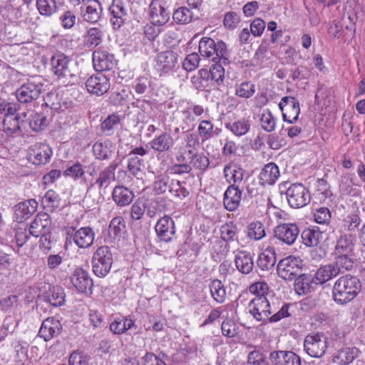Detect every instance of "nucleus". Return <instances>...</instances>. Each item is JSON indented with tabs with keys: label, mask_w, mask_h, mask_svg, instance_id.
I'll list each match as a JSON object with an SVG mask.
<instances>
[{
	"label": "nucleus",
	"mask_w": 365,
	"mask_h": 365,
	"mask_svg": "<svg viewBox=\"0 0 365 365\" xmlns=\"http://www.w3.org/2000/svg\"><path fill=\"white\" fill-rule=\"evenodd\" d=\"M290 305L284 304L279 310L271 305L265 296H256L249 303L250 314L255 319L263 323L277 322L281 319L289 317V309Z\"/></svg>",
	"instance_id": "obj_1"
},
{
	"label": "nucleus",
	"mask_w": 365,
	"mask_h": 365,
	"mask_svg": "<svg viewBox=\"0 0 365 365\" xmlns=\"http://www.w3.org/2000/svg\"><path fill=\"white\" fill-rule=\"evenodd\" d=\"M361 288V282L356 277L351 274L341 276L333 286V300L339 305L347 304L356 297Z\"/></svg>",
	"instance_id": "obj_2"
},
{
	"label": "nucleus",
	"mask_w": 365,
	"mask_h": 365,
	"mask_svg": "<svg viewBox=\"0 0 365 365\" xmlns=\"http://www.w3.org/2000/svg\"><path fill=\"white\" fill-rule=\"evenodd\" d=\"M280 193H285L288 204L293 208H300L310 202L309 190L302 183H292L285 181L279 185Z\"/></svg>",
	"instance_id": "obj_3"
},
{
	"label": "nucleus",
	"mask_w": 365,
	"mask_h": 365,
	"mask_svg": "<svg viewBox=\"0 0 365 365\" xmlns=\"http://www.w3.org/2000/svg\"><path fill=\"white\" fill-rule=\"evenodd\" d=\"M199 52L205 58H211L212 61L219 60L224 65H227L229 61V52L225 42L218 41L217 43L209 37H203L199 42Z\"/></svg>",
	"instance_id": "obj_4"
},
{
	"label": "nucleus",
	"mask_w": 365,
	"mask_h": 365,
	"mask_svg": "<svg viewBox=\"0 0 365 365\" xmlns=\"http://www.w3.org/2000/svg\"><path fill=\"white\" fill-rule=\"evenodd\" d=\"M51 64L55 75L59 79H68V83H73V80L78 79L76 65L63 53H55Z\"/></svg>",
	"instance_id": "obj_5"
},
{
	"label": "nucleus",
	"mask_w": 365,
	"mask_h": 365,
	"mask_svg": "<svg viewBox=\"0 0 365 365\" xmlns=\"http://www.w3.org/2000/svg\"><path fill=\"white\" fill-rule=\"evenodd\" d=\"M113 264V255L109 247L101 246L93 253L92 267L93 273L99 277L106 276Z\"/></svg>",
	"instance_id": "obj_6"
},
{
	"label": "nucleus",
	"mask_w": 365,
	"mask_h": 365,
	"mask_svg": "<svg viewBox=\"0 0 365 365\" xmlns=\"http://www.w3.org/2000/svg\"><path fill=\"white\" fill-rule=\"evenodd\" d=\"M39 78H34L21 86L16 91L17 100L21 103H29L39 98L43 88Z\"/></svg>",
	"instance_id": "obj_7"
},
{
	"label": "nucleus",
	"mask_w": 365,
	"mask_h": 365,
	"mask_svg": "<svg viewBox=\"0 0 365 365\" xmlns=\"http://www.w3.org/2000/svg\"><path fill=\"white\" fill-rule=\"evenodd\" d=\"M302 260L289 256L281 259L277 267L278 276L285 281H292L302 273Z\"/></svg>",
	"instance_id": "obj_8"
},
{
	"label": "nucleus",
	"mask_w": 365,
	"mask_h": 365,
	"mask_svg": "<svg viewBox=\"0 0 365 365\" xmlns=\"http://www.w3.org/2000/svg\"><path fill=\"white\" fill-rule=\"evenodd\" d=\"M327 337L322 334L307 335L304 341V349L312 357L320 358L327 349Z\"/></svg>",
	"instance_id": "obj_9"
},
{
	"label": "nucleus",
	"mask_w": 365,
	"mask_h": 365,
	"mask_svg": "<svg viewBox=\"0 0 365 365\" xmlns=\"http://www.w3.org/2000/svg\"><path fill=\"white\" fill-rule=\"evenodd\" d=\"M109 12L110 14V23L114 29H119L128 19L130 14L129 4L121 0H113L111 5L109 6Z\"/></svg>",
	"instance_id": "obj_10"
},
{
	"label": "nucleus",
	"mask_w": 365,
	"mask_h": 365,
	"mask_svg": "<svg viewBox=\"0 0 365 365\" xmlns=\"http://www.w3.org/2000/svg\"><path fill=\"white\" fill-rule=\"evenodd\" d=\"M149 11L151 22L154 25H165L170 19L171 11L165 0H152Z\"/></svg>",
	"instance_id": "obj_11"
},
{
	"label": "nucleus",
	"mask_w": 365,
	"mask_h": 365,
	"mask_svg": "<svg viewBox=\"0 0 365 365\" xmlns=\"http://www.w3.org/2000/svg\"><path fill=\"white\" fill-rule=\"evenodd\" d=\"M299 230L295 223H282L274 229V237L282 243L291 246L299 237Z\"/></svg>",
	"instance_id": "obj_12"
},
{
	"label": "nucleus",
	"mask_w": 365,
	"mask_h": 365,
	"mask_svg": "<svg viewBox=\"0 0 365 365\" xmlns=\"http://www.w3.org/2000/svg\"><path fill=\"white\" fill-rule=\"evenodd\" d=\"M178 54L173 51L159 53L155 58V69L160 76L172 72L178 66Z\"/></svg>",
	"instance_id": "obj_13"
},
{
	"label": "nucleus",
	"mask_w": 365,
	"mask_h": 365,
	"mask_svg": "<svg viewBox=\"0 0 365 365\" xmlns=\"http://www.w3.org/2000/svg\"><path fill=\"white\" fill-rule=\"evenodd\" d=\"M279 108L282 113L284 121L294 123L298 120L300 108L299 103L295 98L292 96L283 97L279 103Z\"/></svg>",
	"instance_id": "obj_14"
},
{
	"label": "nucleus",
	"mask_w": 365,
	"mask_h": 365,
	"mask_svg": "<svg viewBox=\"0 0 365 365\" xmlns=\"http://www.w3.org/2000/svg\"><path fill=\"white\" fill-rule=\"evenodd\" d=\"M87 91L96 96H102L107 93L110 87L109 78L102 73L90 76L86 82Z\"/></svg>",
	"instance_id": "obj_15"
},
{
	"label": "nucleus",
	"mask_w": 365,
	"mask_h": 365,
	"mask_svg": "<svg viewBox=\"0 0 365 365\" xmlns=\"http://www.w3.org/2000/svg\"><path fill=\"white\" fill-rule=\"evenodd\" d=\"M155 230L158 237L161 241L169 242L175 237V222L168 215H165L158 220Z\"/></svg>",
	"instance_id": "obj_16"
},
{
	"label": "nucleus",
	"mask_w": 365,
	"mask_h": 365,
	"mask_svg": "<svg viewBox=\"0 0 365 365\" xmlns=\"http://www.w3.org/2000/svg\"><path fill=\"white\" fill-rule=\"evenodd\" d=\"M93 63L97 71L112 70L116 65L114 56L108 51L98 49L93 53Z\"/></svg>",
	"instance_id": "obj_17"
},
{
	"label": "nucleus",
	"mask_w": 365,
	"mask_h": 365,
	"mask_svg": "<svg viewBox=\"0 0 365 365\" xmlns=\"http://www.w3.org/2000/svg\"><path fill=\"white\" fill-rule=\"evenodd\" d=\"M51 226L49 215L46 212L39 213L31 223L29 233L35 237L43 236L50 232Z\"/></svg>",
	"instance_id": "obj_18"
},
{
	"label": "nucleus",
	"mask_w": 365,
	"mask_h": 365,
	"mask_svg": "<svg viewBox=\"0 0 365 365\" xmlns=\"http://www.w3.org/2000/svg\"><path fill=\"white\" fill-rule=\"evenodd\" d=\"M269 359L273 365H301V359L292 351H272Z\"/></svg>",
	"instance_id": "obj_19"
},
{
	"label": "nucleus",
	"mask_w": 365,
	"mask_h": 365,
	"mask_svg": "<svg viewBox=\"0 0 365 365\" xmlns=\"http://www.w3.org/2000/svg\"><path fill=\"white\" fill-rule=\"evenodd\" d=\"M83 19L89 23H97L102 15L103 8L98 0H88L81 6Z\"/></svg>",
	"instance_id": "obj_20"
},
{
	"label": "nucleus",
	"mask_w": 365,
	"mask_h": 365,
	"mask_svg": "<svg viewBox=\"0 0 365 365\" xmlns=\"http://www.w3.org/2000/svg\"><path fill=\"white\" fill-rule=\"evenodd\" d=\"M51 147L46 143H36L30 148V158L36 165L46 164L52 155Z\"/></svg>",
	"instance_id": "obj_21"
},
{
	"label": "nucleus",
	"mask_w": 365,
	"mask_h": 365,
	"mask_svg": "<svg viewBox=\"0 0 365 365\" xmlns=\"http://www.w3.org/2000/svg\"><path fill=\"white\" fill-rule=\"evenodd\" d=\"M70 281L76 289L81 293L86 292L93 285V281L88 273L82 268H76L71 276Z\"/></svg>",
	"instance_id": "obj_22"
},
{
	"label": "nucleus",
	"mask_w": 365,
	"mask_h": 365,
	"mask_svg": "<svg viewBox=\"0 0 365 365\" xmlns=\"http://www.w3.org/2000/svg\"><path fill=\"white\" fill-rule=\"evenodd\" d=\"M95 232L90 227H81L76 230L70 237V239L81 249L90 247L94 241Z\"/></svg>",
	"instance_id": "obj_23"
},
{
	"label": "nucleus",
	"mask_w": 365,
	"mask_h": 365,
	"mask_svg": "<svg viewBox=\"0 0 365 365\" xmlns=\"http://www.w3.org/2000/svg\"><path fill=\"white\" fill-rule=\"evenodd\" d=\"M118 164L115 161H113L103 170L99 172L96 181L91 184V187L96 185L99 191L106 190L110 184V182L115 180V172L118 168Z\"/></svg>",
	"instance_id": "obj_24"
},
{
	"label": "nucleus",
	"mask_w": 365,
	"mask_h": 365,
	"mask_svg": "<svg viewBox=\"0 0 365 365\" xmlns=\"http://www.w3.org/2000/svg\"><path fill=\"white\" fill-rule=\"evenodd\" d=\"M245 172L242 168L233 163L225 165L223 169L224 177L226 181L230 184V185H233L234 187H240L243 180Z\"/></svg>",
	"instance_id": "obj_25"
},
{
	"label": "nucleus",
	"mask_w": 365,
	"mask_h": 365,
	"mask_svg": "<svg viewBox=\"0 0 365 365\" xmlns=\"http://www.w3.org/2000/svg\"><path fill=\"white\" fill-rule=\"evenodd\" d=\"M242 190L240 187L229 185L223 195L225 208L230 212L237 209L242 200Z\"/></svg>",
	"instance_id": "obj_26"
},
{
	"label": "nucleus",
	"mask_w": 365,
	"mask_h": 365,
	"mask_svg": "<svg viewBox=\"0 0 365 365\" xmlns=\"http://www.w3.org/2000/svg\"><path fill=\"white\" fill-rule=\"evenodd\" d=\"M61 329V324L58 320L54 318H47L42 322L38 336L47 341L58 335Z\"/></svg>",
	"instance_id": "obj_27"
},
{
	"label": "nucleus",
	"mask_w": 365,
	"mask_h": 365,
	"mask_svg": "<svg viewBox=\"0 0 365 365\" xmlns=\"http://www.w3.org/2000/svg\"><path fill=\"white\" fill-rule=\"evenodd\" d=\"M235 264L240 272L248 274L254 268L253 257L246 250H239L235 256Z\"/></svg>",
	"instance_id": "obj_28"
},
{
	"label": "nucleus",
	"mask_w": 365,
	"mask_h": 365,
	"mask_svg": "<svg viewBox=\"0 0 365 365\" xmlns=\"http://www.w3.org/2000/svg\"><path fill=\"white\" fill-rule=\"evenodd\" d=\"M92 150L96 159L106 160L112 156L115 150V145L110 140H100L93 144Z\"/></svg>",
	"instance_id": "obj_29"
},
{
	"label": "nucleus",
	"mask_w": 365,
	"mask_h": 365,
	"mask_svg": "<svg viewBox=\"0 0 365 365\" xmlns=\"http://www.w3.org/2000/svg\"><path fill=\"white\" fill-rule=\"evenodd\" d=\"M174 144L175 141L173 136L167 132L161 133L149 143L150 148L158 153L170 150Z\"/></svg>",
	"instance_id": "obj_30"
},
{
	"label": "nucleus",
	"mask_w": 365,
	"mask_h": 365,
	"mask_svg": "<svg viewBox=\"0 0 365 365\" xmlns=\"http://www.w3.org/2000/svg\"><path fill=\"white\" fill-rule=\"evenodd\" d=\"M38 207V202L35 199H30L19 202L15 206L14 215L16 220L22 222L32 215Z\"/></svg>",
	"instance_id": "obj_31"
},
{
	"label": "nucleus",
	"mask_w": 365,
	"mask_h": 365,
	"mask_svg": "<svg viewBox=\"0 0 365 365\" xmlns=\"http://www.w3.org/2000/svg\"><path fill=\"white\" fill-rule=\"evenodd\" d=\"M133 198V192L123 185H117L113 190L112 199L119 207L128 205Z\"/></svg>",
	"instance_id": "obj_32"
},
{
	"label": "nucleus",
	"mask_w": 365,
	"mask_h": 365,
	"mask_svg": "<svg viewBox=\"0 0 365 365\" xmlns=\"http://www.w3.org/2000/svg\"><path fill=\"white\" fill-rule=\"evenodd\" d=\"M279 168L275 163H267L259 173V182L262 185H274L279 178Z\"/></svg>",
	"instance_id": "obj_33"
},
{
	"label": "nucleus",
	"mask_w": 365,
	"mask_h": 365,
	"mask_svg": "<svg viewBox=\"0 0 365 365\" xmlns=\"http://www.w3.org/2000/svg\"><path fill=\"white\" fill-rule=\"evenodd\" d=\"M24 120L18 115H5L2 122L3 131L7 135H20Z\"/></svg>",
	"instance_id": "obj_34"
},
{
	"label": "nucleus",
	"mask_w": 365,
	"mask_h": 365,
	"mask_svg": "<svg viewBox=\"0 0 365 365\" xmlns=\"http://www.w3.org/2000/svg\"><path fill=\"white\" fill-rule=\"evenodd\" d=\"M338 276L332 263L321 266L313 277L316 285H322Z\"/></svg>",
	"instance_id": "obj_35"
},
{
	"label": "nucleus",
	"mask_w": 365,
	"mask_h": 365,
	"mask_svg": "<svg viewBox=\"0 0 365 365\" xmlns=\"http://www.w3.org/2000/svg\"><path fill=\"white\" fill-rule=\"evenodd\" d=\"M355 237L352 235L344 234L336 240L335 246L336 255H349L354 250Z\"/></svg>",
	"instance_id": "obj_36"
},
{
	"label": "nucleus",
	"mask_w": 365,
	"mask_h": 365,
	"mask_svg": "<svg viewBox=\"0 0 365 365\" xmlns=\"http://www.w3.org/2000/svg\"><path fill=\"white\" fill-rule=\"evenodd\" d=\"M294 280V289L299 295L306 294L314 291L313 284H315V282L313 280V277L301 273Z\"/></svg>",
	"instance_id": "obj_37"
},
{
	"label": "nucleus",
	"mask_w": 365,
	"mask_h": 365,
	"mask_svg": "<svg viewBox=\"0 0 365 365\" xmlns=\"http://www.w3.org/2000/svg\"><path fill=\"white\" fill-rule=\"evenodd\" d=\"M276 263V256L274 250L272 248L267 249L259 255L257 260V267L263 270H270Z\"/></svg>",
	"instance_id": "obj_38"
},
{
	"label": "nucleus",
	"mask_w": 365,
	"mask_h": 365,
	"mask_svg": "<svg viewBox=\"0 0 365 365\" xmlns=\"http://www.w3.org/2000/svg\"><path fill=\"white\" fill-rule=\"evenodd\" d=\"M135 327L133 320L127 317H118L110 324V331L115 334H122L126 331Z\"/></svg>",
	"instance_id": "obj_39"
},
{
	"label": "nucleus",
	"mask_w": 365,
	"mask_h": 365,
	"mask_svg": "<svg viewBox=\"0 0 365 365\" xmlns=\"http://www.w3.org/2000/svg\"><path fill=\"white\" fill-rule=\"evenodd\" d=\"M225 126L236 136L245 135L250 130V121L245 118H241L233 122L226 123Z\"/></svg>",
	"instance_id": "obj_40"
},
{
	"label": "nucleus",
	"mask_w": 365,
	"mask_h": 365,
	"mask_svg": "<svg viewBox=\"0 0 365 365\" xmlns=\"http://www.w3.org/2000/svg\"><path fill=\"white\" fill-rule=\"evenodd\" d=\"M103 33L96 27L87 30L84 36V43L88 48H95L100 45L103 41Z\"/></svg>",
	"instance_id": "obj_41"
},
{
	"label": "nucleus",
	"mask_w": 365,
	"mask_h": 365,
	"mask_svg": "<svg viewBox=\"0 0 365 365\" xmlns=\"http://www.w3.org/2000/svg\"><path fill=\"white\" fill-rule=\"evenodd\" d=\"M209 288L211 296L216 302L222 304L225 301L226 289L220 280H212L209 284Z\"/></svg>",
	"instance_id": "obj_42"
},
{
	"label": "nucleus",
	"mask_w": 365,
	"mask_h": 365,
	"mask_svg": "<svg viewBox=\"0 0 365 365\" xmlns=\"http://www.w3.org/2000/svg\"><path fill=\"white\" fill-rule=\"evenodd\" d=\"M355 348H344L339 350L333 357V361L339 365H346L356 357Z\"/></svg>",
	"instance_id": "obj_43"
},
{
	"label": "nucleus",
	"mask_w": 365,
	"mask_h": 365,
	"mask_svg": "<svg viewBox=\"0 0 365 365\" xmlns=\"http://www.w3.org/2000/svg\"><path fill=\"white\" fill-rule=\"evenodd\" d=\"M320 237V232L311 228L304 229L301 234L302 243L309 247L317 246L319 242Z\"/></svg>",
	"instance_id": "obj_44"
},
{
	"label": "nucleus",
	"mask_w": 365,
	"mask_h": 365,
	"mask_svg": "<svg viewBox=\"0 0 365 365\" xmlns=\"http://www.w3.org/2000/svg\"><path fill=\"white\" fill-rule=\"evenodd\" d=\"M235 94L242 98H250L255 93V85L249 81H245L235 84Z\"/></svg>",
	"instance_id": "obj_45"
},
{
	"label": "nucleus",
	"mask_w": 365,
	"mask_h": 365,
	"mask_svg": "<svg viewBox=\"0 0 365 365\" xmlns=\"http://www.w3.org/2000/svg\"><path fill=\"white\" fill-rule=\"evenodd\" d=\"M46 300L54 307L61 306L64 303L65 294L61 287H53L46 293Z\"/></svg>",
	"instance_id": "obj_46"
},
{
	"label": "nucleus",
	"mask_w": 365,
	"mask_h": 365,
	"mask_svg": "<svg viewBox=\"0 0 365 365\" xmlns=\"http://www.w3.org/2000/svg\"><path fill=\"white\" fill-rule=\"evenodd\" d=\"M266 235L264 225L259 222H252L247 226V236L253 240H260Z\"/></svg>",
	"instance_id": "obj_47"
},
{
	"label": "nucleus",
	"mask_w": 365,
	"mask_h": 365,
	"mask_svg": "<svg viewBox=\"0 0 365 365\" xmlns=\"http://www.w3.org/2000/svg\"><path fill=\"white\" fill-rule=\"evenodd\" d=\"M208 71L205 68L199 70L197 75L192 77L191 82L193 86L199 91H203L210 85Z\"/></svg>",
	"instance_id": "obj_48"
},
{
	"label": "nucleus",
	"mask_w": 365,
	"mask_h": 365,
	"mask_svg": "<svg viewBox=\"0 0 365 365\" xmlns=\"http://www.w3.org/2000/svg\"><path fill=\"white\" fill-rule=\"evenodd\" d=\"M338 257L332 262L336 274L339 275L346 271L350 270L354 265V261L349 257V255H338Z\"/></svg>",
	"instance_id": "obj_49"
},
{
	"label": "nucleus",
	"mask_w": 365,
	"mask_h": 365,
	"mask_svg": "<svg viewBox=\"0 0 365 365\" xmlns=\"http://www.w3.org/2000/svg\"><path fill=\"white\" fill-rule=\"evenodd\" d=\"M36 5L39 14L45 16H51L57 10L56 0H36Z\"/></svg>",
	"instance_id": "obj_50"
},
{
	"label": "nucleus",
	"mask_w": 365,
	"mask_h": 365,
	"mask_svg": "<svg viewBox=\"0 0 365 365\" xmlns=\"http://www.w3.org/2000/svg\"><path fill=\"white\" fill-rule=\"evenodd\" d=\"M133 86L136 93L145 94L153 89V81L149 77L140 76L135 80Z\"/></svg>",
	"instance_id": "obj_51"
},
{
	"label": "nucleus",
	"mask_w": 365,
	"mask_h": 365,
	"mask_svg": "<svg viewBox=\"0 0 365 365\" xmlns=\"http://www.w3.org/2000/svg\"><path fill=\"white\" fill-rule=\"evenodd\" d=\"M192 12L185 6L179 7L173 14V20L180 24H188L192 21Z\"/></svg>",
	"instance_id": "obj_52"
},
{
	"label": "nucleus",
	"mask_w": 365,
	"mask_h": 365,
	"mask_svg": "<svg viewBox=\"0 0 365 365\" xmlns=\"http://www.w3.org/2000/svg\"><path fill=\"white\" fill-rule=\"evenodd\" d=\"M222 62H217L212 65L210 71H208L210 81H214L217 85H220L225 77V68Z\"/></svg>",
	"instance_id": "obj_53"
},
{
	"label": "nucleus",
	"mask_w": 365,
	"mask_h": 365,
	"mask_svg": "<svg viewBox=\"0 0 365 365\" xmlns=\"http://www.w3.org/2000/svg\"><path fill=\"white\" fill-rule=\"evenodd\" d=\"M48 119L43 113H36L31 115L29 119L30 128L36 132L44 129L48 125Z\"/></svg>",
	"instance_id": "obj_54"
},
{
	"label": "nucleus",
	"mask_w": 365,
	"mask_h": 365,
	"mask_svg": "<svg viewBox=\"0 0 365 365\" xmlns=\"http://www.w3.org/2000/svg\"><path fill=\"white\" fill-rule=\"evenodd\" d=\"M190 164L199 170L205 171L210 165V160L203 153H195L192 156L189 157Z\"/></svg>",
	"instance_id": "obj_55"
},
{
	"label": "nucleus",
	"mask_w": 365,
	"mask_h": 365,
	"mask_svg": "<svg viewBox=\"0 0 365 365\" xmlns=\"http://www.w3.org/2000/svg\"><path fill=\"white\" fill-rule=\"evenodd\" d=\"M241 22V17L239 14L235 11H228L225 14L223 25L228 30H234L238 27Z\"/></svg>",
	"instance_id": "obj_56"
},
{
	"label": "nucleus",
	"mask_w": 365,
	"mask_h": 365,
	"mask_svg": "<svg viewBox=\"0 0 365 365\" xmlns=\"http://www.w3.org/2000/svg\"><path fill=\"white\" fill-rule=\"evenodd\" d=\"M125 228V222L121 217H114L109 225V234L114 237H120Z\"/></svg>",
	"instance_id": "obj_57"
},
{
	"label": "nucleus",
	"mask_w": 365,
	"mask_h": 365,
	"mask_svg": "<svg viewBox=\"0 0 365 365\" xmlns=\"http://www.w3.org/2000/svg\"><path fill=\"white\" fill-rule=\"evenodd\" d=\"M260 122L262 129L267 132H272L275 129L276 120L269 110H267L262 113Z\"/></svg>",
	"instance_id": "obj_58"
},
{
	"label": "nucleus",
	"mask_w": 365,
	"mask_h": 365,
	"mask_svg": "<svg viewBox=\"0 0 365 365\" xmlns=\"http://www.w3.org/2000/svg\"><path fill=\"white\" fill-rule=\"evenodd\" d=\"M237 228L232 223H226L220 228V235L225 242L233 241L236 239Z\"/></svg>",
	"instance_id": "obj_59"
},
{
	"label": "nucleus",
	"mask_w": 365,
	"mask_h": 365,
	"mask_svg": "<svg viewBox=\"0 0 365 365\" xmlns=\"http://www.w3.org/2000/svg\"><path fill=\"white\" fill-rule=\"evenodd\" d=\"M170 186H172V181L170 182L169 177L164 176L158 178L155 180L153 183V190L158 195L163 194L167 190L170 192Z\"/></svg>",
	"instance_id": "obj_60"
},
{
	"label": "nucleus",
	"mask_w": 365,
	"mask_h": 365,
	"mask_svg": "<svg viewBox=\"0 0 365 365\" xmlns=\"http://www.w3.org/2000/svg\"><path fill=\"white\" fill-rule=\"evenodd\" d=\"M119 122L120 117L118 115H110L101 123V129L104 133L107 135H110L112 133L114 126L118 125Z\"/></svg>",
	"instance_id": "obj_61"
},
{
	"label": "nucleus",
	"mask_w": 365,
	"mask_h": 365,
	"mask_svg": "<svg viewBox=\"0 0 365 365\" xmlns=\"http://www.w3.org/2000/svg\"><path fill=\"white\" fill-rule=\"evenodd\" d=\"M59 200L58 195L53 190H49L43 196L42 202L45 206L53 210L59 206Z\"/></svg>",
	"instance_id": "obj_62"
},
{
	"label": "nucleus",
	"mask_w": 365,
	"mask_h": 365,
	"mask_svg": "<svg viewBox=\"0 0 365 365\" xmlns=\"http://www.w3.org/2000/svg\"><path fill=\"white\" fill-rule=\"evenodd\" d=\"M147 207V203L140 200H136L130 208V216L133 220H138L141 219L143 214L145 213Z\"/></svg>",
	"instance_id": "obj_63"
},
{
	"label": "nucleus",
	"mask_w": 365,
	"mask_h": 365,
	"mask_svg": "<svg viewBox=\"0 0 365 365\" xmlns=\"http://www.w3.org/2000/svg\"><path fill=\"white\" fill-rule=\"evenodd\" d=\"M183 184L184 182L179 180L175 182L172 180V186H170V193L179 199H182L188 196L189 191L185 186H183Z\"/></svg>",
	"instance_id": "obj_64"
}]
</instances>
